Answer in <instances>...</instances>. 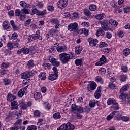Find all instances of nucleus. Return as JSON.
Here are the masks:
<instances>
[{"label":"nucleus","mask_w":130,"mask_h":130,"mask_svg":"<svg viewBox=\"0 0 130 130\" xmlns=\"http://www.w3.org/2000/svg\"><path fill=\"white\" fill-rule=\"evenodd\" d=\"M72 55H73L67 54V53H62L59 55V57L61 62L63 63V64H66V63H68L71 59H73Z\"/></svg>","instance_id":"1"},{"label":"nucleus","mask_w":130,"mask_h":130,"mask_svg":"<svg viewBox=\"0 0 130 130\" xmlns=\"http://www.w3.org/2000/svg\"><path fill=\"white\" fill-rule=\"evenodd\" d=\"M128 88H129L128 85L126 84L120 90V93L121 94V95L119 96L120 99L123 100L124 99V98L127 96V94H125L124 92H125L126 91H127V89H128Z\"/></svg>","instance_id":"2"},{"label":"nucleus","mask_w":130,"mask_h":130,"mask_svg":"<svg viewBox=\"0 0 130 130\" xmlns=\"http://www.w3.org/2000/svg\"><path fill=\"white\" fill-rule=\"evenodd\" d=\"M50 22L53 25H55V29H58L60 27V22L56 18H52L50 19Z\"/></svg>","instance_id":"3"},{"label":"nucleus","mask_w":130,"mask_h":130,"mask_svg":"<svg viewBox=\"0 0 130 130\" xmlns=\"http://www.w3.org/2000/svg\"><path fill=\"white\" fill-rule=\"evenodd\" d=\"M69 31H70V32H77V31H78V24L77 23H71L70 24L69 26H68V28Z\"/></svg>","instance_id":"4"},{"label":"nucleus","mask_w":130,"mask_h":130,"mask_svg":"<svg viewBox=\"0 0 130 130\" xmlns=\"http://www.w3.org/2000/svg\"><path fill=\"white\" fill-rule=\"evenodd\" d=\"M55 35V30L52 29L46 35V39L48 41H51Z\"/></svg>","instance_id":"5"},{"label":"nucleus","mask_w":130,"mask_h":130,"mask_svg":"<svg viewBox=\"0 0 130 130\" xmlns=\"http://www.w3.org/2000/svg\"><path fill=\"white\" fill-rule=\"evenodd\" d=\"M68 6V0H59L57 3L59 9H64Z\"/></svg>","instance_id":"6"},{"label":"nucleus","mask_w":130,"mask_h":130,"mask_svg":"<svg viewBox=\"0 0 130 130\" xmlns=\"http://www.w3.org/2000/svg\"><path fill=\"white\" fill-rule=\"evenodd\" d=\"M88 41L89 45L92 47L96 46L97 43H98V40L97 39H88Z\"/></svg>","instance_id":"7"},{"label":"nucleus","mask_w":130,"mask_h":130,"mask_svg":"<svg viewBox=\"0 0 130 130\" xmlns=\"http://www.w3.org/2000/svg\"><path fill=\"white\" fill-rule=\"evenodd\" d=\"M97 87V84L94 82H92L91 84H89L87 86V90L91 92V91H94L95 89H96V87Z\"/></svg>","instance_id":"8"},{"label":"nucleus","mask_w":130,"mask_h":130,"mask_svg":"<svg viewBox=\"0 0 130 130\" xmlns=\"http://www.w3.org/2000/svg\"><path fill=\"white\" fill-rule=\"evenodd\" d=\"M32 76H34L33 71H31L23 73V74L22 75V78L30 79V78H31V77Z\"/></svg>","instance_id":"9"},{"label":"nucleus","mask_w":130,"mask_h":130,"mask_svg":"<svg viewBox=\"0 0 130 130\" xmlns=\"http://www.w3.org/2000/svg\"><path fill=\"white\" fill-rule=\"evenodd\" d=\"M106 62V57H105L104 55H103L100 58V60L99 62H97L95 63L96 66H102L103 64H104Z\"/></svg>","instance_id":"10"},{"label":"nucleus","mask_w":130,"mask_h":130,"mask_svg":"<svg viewBox=\"0 0 130 130\" xmlns=\"http://www.w3.org/2000/svg\"><path fill=\"white\" fill-rule=\"evenodd\" d=\"M3 26L6 31H10L12 30V27H11V26L7 21H4L3 22Z\"/></svg>","instance_id":"11"},{"label":"nucleus","mask_w":130,"mask_h":130,"mask_svg":"<svg viewBox=\"0 0 130 130\" xmlns=\"http://www.w3.org/2000/svg\"><path fill=\"white\" fill-rule=\"evenodd\" d=\"M65 125V127L66 128V130H74L75 129V126L72 124L71 123L68 122L67 124H64Z\"/></svg>","instance_id":"12"},{"label":"nucleus","mask_w":130,"mask_h":130,"mask_svg":"<svg viewBox=\"0 0 130 130\" xmlns=\"http://www.w3.org/2000/svg\"><path fill=\"white\" fill-rule=\"evenodd\" d=\"M56 49L58 52H63L66 51L67 49H68L66 46H59L56 48Z\"/></svg>","instance_id":"13"},{"label":"nucleus","mask_w":130,"mask_h":130,"mask_svg":"<svg viewBox=\"0 0 130 130\" xmlns=\"http://www.w3.org/2000/svg\"><path fill=\"white\" fill-rule=\"evenodd\" d=\"M30 39L31 41L35 40L36 39H39V40H42V37L40 35H32L30 36Z\"/></svg>","instance_id":"14"},{"label":"nucleus","mask_w":130,"mask_h":130,"mask_svg":"<svg viewBox=\"0 0 130 130\" xmlns=\"http://www.w3.org/2000/svg\"><path fill=\"white\" fill-rule=\"evenodd\" d=\"M101 87H99L98 88V89L96 90V92L94 93V96L96 99H98V98H100L101 94L100 93H101Z\"/></svg>","instance_id":"15"},{"label":"nucleus","mask_w":130,"mask_h":130,"mask_svg":"<svg viewBox=\"0 0 130 130\" xmlns=\"http://www.w3.org/2000/svg\"><path fill=\"white\" fill-rule=\"evenodd\" d=\"M26 88L21 89L18 93V97H23L24 95L25 94V92H26Z\"/></svg>","instance_id":"16"},{"label":"nucleus","mask_w":130,"mask_h":130,"mask_svg":"<svg viewBox=\"0 0 130 130\" xmlns=\"http://www.w3.org/2000/svg\"><path fill=\"white\" fill-rule=\"evenodd\" d=\"M58 77V74H51L49 75L48 79L50 81H55V80H56L57 78Z\"/></svg>","instance_id":"17"},{"label":"nucleus","mask_w":130,"mask_h":130,"mask_svg":"<svg viewBox=\"0 0 130 130\" xmlns=\"http://www.w3.org/2000/svg\"><path fill=\"white\" fill-rule=\"evenodd\" d=\"M20 106L21 109H27V107H29V106H31V103H27V104H25L24 103H22Z\"/></svg>","instance_id":"18"},{"label":"nucleus","mask_w":130,"mask_h":130,"mask_svg":"<svg viewBox=\"0 0 130 130\" xmlns=\"http://www.w3.org/2000/svg\"><path fill=\"white\" fill-rule=\"evenodd\" d=\"M105 34V32L104 31H103V29L102 28H99V29L97 30L96 32V36H103Z\"/></svg>","instance_id":"19"},{"label":"nucleus","mask_w":130,"mask_h":130,"mask_svg":"<svg viewBox=\"0 0 130 130\" xmlns=\"http://www.w3.org/2000/svg\"><path fill=\"white\" fill-rule=\"evenodd\" d=\"M77 111H78V112H80V113H82V112H87V110H85L83 107L80 106H77V109H76Z\"/></svg>","instance_id":"20"},{"label":"nucleus","mask_w":130,"mask_h":130,"mask_svg":"<svg viewBox=\"0 0 130 130\" xmlns=\"http://www.w3.org/2000/svg\"><path fill=\"white\" fill-rule=\"evenodd\" d=\"M10 24L13 30H14V31H18V29H19V27L16 25V24H15V21H14V20H11Z\"/></svg>","instance_id":"21"},{"label":"nucleus","mask_w":130,"mask_h":130,"mask_svg":"<svg viewBox=\"0 0 130 130\" xmlns=\"http://www.w3.org/2000/svg\"><path fill=\"white\" fill-rule=\"evenodd\" d=\"M11 109L14 110V109H18V103L17 101H14L13 102L11 103Z\"/></svg>","instance_id":"22"},{"label":"nucleus","mask_w":130,"mask_h":130,"mask_svg":"<svg viewBox=\"0 0 130 130\" xmlns=\"http://www.w3.org/2000/svg\"><path fill=\"white\" fill-rule=\"evenodd\" d=\"M20 5L23 8H27V7H30V4L26 3V2L24 1H21L20 2Z\"/></svg>","instance_id":"23"},{"label":"nucleus","mask_w":130,"mask_h":130,"mask_svg":"<svg viewBox=\"0 0 130 130\" xmlns=\"http://www.w3.org/2000/svg\"><path fill=\"white\" fill-rule=\"evenodd\" d=\"M89 104L90 107H94L95 104H97L98 106H99V101H96V102H95V101H90Z\"/></svg>","instance_id":"24"},{"label":"nucleus","mask_w":130,"mask_h":130,"mask_svg":"<svg viewBox=\"0 0 130 130\" xmlns=\"http://www.w3.org/2000/svg\"><path fill=\"white\" fill-rule=\"evenodd\" d=\"M102 29H103L105 31H108V25L105 22H102L101 23Z\"/></svg>","instance_id":"25"},{"label":"nucleus","mask_w":130,"mask_h":130,"mask_svg":"<svg viewBox=\"0 0 130 130\" xmlns=\"http://www.w3.org/2000/svg\"><path fill=\"white\" fill-rule=\"evenodd\" d=\"M115 100L112 98H109L107 101V104L108 105H111V104H115Z\"/></svg>","instance_id":"26"},{"label":"nucleus","mask_w":130,"mask_h":130,"mask_svg":"<svg viewBox=\"0 0 130 130\" xmlns=\"http://www.w3.org/2000/svg\"><path fill=\"white\" fill-rule=\"evenodd\" d=\"M75 52L77 53V54H80L81 53V51L83 50L82 49V47L80 46H77V47H75Z\"/></svg>","instance_id":"27"},{"label":"nucleus","mask_w":130,"mask_h":130,"mask_svg":"<svg viewBox=\"0 0 130 130\" xmlns=\"http://www.w3.org/2000/svg\"><path fill=\"white\" fill-rule=\"evenodd\" d=\"M75 63L76 66H82L83 63V59H77L75 61Z\"/></svg>","instance_id":"28"},{"label":"nucleus","mask_w":130,"mask_h":130,"mask_svg":"<svg viewBox=\"0 0 130 130\" xmlns=\"http://www.w3.org/2000/svg\"><path fill=\"white\" fill-rule=\"evenodd\" d=\"M14 99H15V97H14V95H12L11 93H9L7 95L8 101H10L11 102L13 101Z\"/></svg>","instance_id":"29"},{"label":"nucleus","mask_w":130,"mask_h":130,"mask_svg":"<svg viewBox=\"0 0 130 130\" xmlns=\"http://www.w3.org/2000/svg\"><path fill=\"white\" fill-rule=\"evenodd\" d=\"M109 23L111 24L112 26H114L115 27H117V25L118 24V22L112 19L110 20Z\"/></svg>","instance_id":"30"},{"label":"nucleus","mask_w":130,"mask_h":130,"mask_svg":"<svg viewBox=\"0 0 130 130\" xmlns=\"http://www.w3.org/2000/svg\"><path fill=\"white\" fill-rule=\"evenodd\" d=\"M39 77L41 80H46V74L44 72L41 73L39 76Z\"/></svg>","instance_id":"31"},{"label":"nucleus","mask_w":130,"mask_h":130,"mask_svg":"<svg viewBox=\"0 0 130 130\" xmlns=\"http://www.w3.org/2000/svg\"><path fill=\"white\" fill-rule=\"evenodd\" d=\"M21 51L22 52H23V53H24V54H28V53L30 52V50H29V49L26 47L22 48L21 49Z\"/></svg>","instance_id":"32"},{"label":"nucleus","mask_w":130,"mask_h":130,"mask_svg":"<svg viewBox=\"0 0 130 130\" xmlns=\"http://www.w3.org/2000/svg\"><path fill=\"white\" fill-rule=\"evenodd\" d=\"M123 54L125 56H127V55H129L130 54V49L129 48H126L123 51Z\"/></svg>","instance_id":"33"},{"label":"nucleus","mask_w":130,"mask_h":130,"mask_svg":"<svg viewBox=\"0 0 130 130\" xmlns=\"http://www.w3.org/2000/svg\"><path fill=\"white\" fill-rule=\"evenodd\" d=\"M104 16H105V14L104 13H102L95 15V18L98 20H102V19L104 18Z\"/></svg>","instance_id":"34"},{"label":"nucleus","mask_w":130,"mask_h":130,"mask_svg":"<svg viewBox=\"0 0 130 130\" xmlns=\"http://www.w3.org/2000/svg\"><path fill=\"white\" fill-rule=\"evenodd\" d=\"M53 117L54 119H59L61 118V116H60V114L59 113L57 112L53 115Z\"/></svg>","instance_id":"35"},{"label":"nucleus","mask_w":130,"mask_h":130,"mask_svg":"<svg viewBox=\"0 0 130 130\" xmlns=\"http://www.w3.org/2000/svg\"><path fill=\"white\" fill-rule=\"evenodd\" d=\"M27 66L28 69H30V68H33V67H34V61H33V60H30L28 62Z\"/></svg>","instance_id":"36"},{"label":"nucleus","mask_w":130,"mask_h":130,"mask_svg":"<svg viewBox=\"0 0 130 130\" xmlns=\"http://www.w3.org/2000/svg\"><path fill=\"white\" fill-rule=\"evenodd\" d=\"M4 85H5V86H9V85H10V84H11V80H10L9 79H4Z\"/></svg>","instance_id":"37"},{"label":"nucleus","mask_w":130,"mask_h":130,"mask_svg":"<svg viewBox=\"0 0 130 130\" xmlns=\"http://www.w3.org/2000/svg\"><path fill=\"white\" fill-rule=\"evenodd\" d=\"M83 12L85 15H86L88 17H89V16H91V12H90V11L88 9H84L83 10Z\"/></svg>","instance_id":"38"},{"label":"nucleus","mask_w":130,"mask_h":130,"mask_svg":"<svg viewBox=\"0 0 130 130\" xmlns=\"http://www.w3.org/2000/svg\"><path fill=\"white\" fill-rule=\"evenodd\" d=\"M41 96V93L39 92H36L34 94V98L36 100H38V99H40V97Z\"/></svg>","instance_id":"39"},{"label":"nucleus","mask_w":130,"mask_h":130,"mask_svg":"<svg viewBox=\"0 0 130 130\" xmlns=\"http://www.w3.org/2000/svg\"><path fill=\"white\" fill-rule=\"evenodd\" d=\"M82 32L85 36H88V35H89V32H90V30H89V29H87L84 28H82Z\"/></svg>","instance_id":"40"},{"label":"nucleus","mask_w":130,"mask_h":130,"mask_svg":"<svg viewBox=\"0 0 130 130\" xmlns=\"http://www.w3.org/2000/svg\"><path fill=\"white\" fill-rule=\"evenodd\" d=\"M96 82H99L102 84H103V79L100 76H98L95 79Z\"/></svg>","instance_id":"41"},{"label":"nucleus","mask_w":130,"mask_h":130,"mask_svg":"<svg viewBox=\"0 0 130 130\" xmlns=\"http://www.w3.org/2000/svg\"><path fill=\"white\" fill-rule=\"evenodd\" d=\"M96 9L97 7L94 4H92L89 6V10L90 11H96Z\"/></svg>","instance_id":"42"},{"label":"nucleus","mask_w":130,"mask_h":130,"mask_svg":"<svg viewBox=\"0 0 130 130\" xmlns=\"http://www.w3.org/2000/svg\"><path fill=\"white\" fill-rule=\"evenodd\" d=\"M36 6L37 7H38V8H40V9H41V8H43V3L41 2L37 1L36 3Z\"/></svg>","instance_id":"43"},{"label":"nucleus","mask_w":130,"mask_h":130,"mask_svg":"<svg viewBox=\"0 0 130 130\" xmlns=\"http://www.w3.org/2000/svg\"><path fill=\"white\" fill-rule=\"evenodd\" d=\"M8 67H9V63H6L5 62H3L1 65L2 69H6Z\"/></svg>","instance_id":"44"},{"label":"nucleus","mask_w":130,"mask_h":130,"mask_svg":"<svg viewBox=\"0 0 130 130\" xmlns=\"http://www.w3.org/2000/svg\"><path fill=\"white\" fill-rule=\"evenodd\" d=\"M22 14H29V13H30V10L28 9H26V8H23L22 9Z\"/></svg>","instance_id":"45"},{"label":"nucleus","mask_w":130,"mask_h":130,"mask_svg":"<svg viewBox=\"0 0 130 130\" xmlns=\"http://www.w3.org/2000/svg\"><path fill=\"white\" fill-rule=\"evenodd\" d=\"M11 117H12V114H8L7 115V117L5 118V120H6V122H8V121H10V120H11Z\"/></svg>","instance_id":"46"},{"label":"nucleus","mask_w":130,"mask_h":130,"mask_svg":"<svg viewBox=\"0 0 130 130\" xmlns=\"http://www.w3.org/2000/svg\"><path fill=\"white\" fill-rule=\"evenodd\" d=\"M112 107L115 110L118 109L119 108V107L118 106V104L116 103V102H115V104H113Z\"/></svg>","instance_id":"47"},{"label":"nucleus","mask_w":130,"mask_h":130,"mask_svg":"<svg viewBox=\"0 0 130 130\" xmlns=\"http://www.w3.org/2000/svg\"><path fill=\"white\" fill-rule=\"evenodd\" d=\"M106 46H107V44L105 42H101L100 43L99 47L100 48H102L104 47H106Z\"/></svg>","instance_id":"48"},{"label":"nucleus","mask_w":130,"mask_h":130,"mask_svg":"<svg viewBox=\"0 0 130 130\" xmlns=\"http://www.w3.org/2000/svg\"><path fill=\"white\" fill-rule=\"evenodd\" d=\"M15 16H16L17 17H19V16H21V10H20V9H16L15 10Z\"/></svg>","instance_id":"49"},{"label":"nucleus","mask_w":130,"mask_h":130,"mask_svg":"<svg viewBox=\"0 0 130 130\" xmlns=\"http://www.w3.org/2000/svg\"><path fill=\"white\" fill-rule=\"evenodd\" d=\"M47 12L46 10H44L43 11H40L39 16H44V15H46Z\"/></svg>","instance_id":"50"},{"label":"nucleus","mask_w":130,"mask_h":130,"mask_svg":"<svg viewBox=\"0 0 130 130\" xmlns=\"http://www.w3.org/2000/svg\"><path fill=\"white\" fill-rule=\"evenodd\" d=\"M47 9L48 11H49L50 12H52L54 11V7H53V6H52V5L48 6Z\"/></svg>","instance_id":"51"},{"label":"nucleus","mask_w":130,"mask_h":130,"mask_svg":"<svg viewBox=\"0 0 130 130\" xmlns=\"http://www.w3.org/2000/svg\"><path fill=\"white\" fill-rule=\"evenodd\" d=\"M121 119L123 121L127 122L129 121V117L126 116H123L121 117Z\"/></svg>","instance_id":"52"},{"label":"nucleus","mask_w":130,"mask_h":130,"mask_svg":"<svg viewBox=\"0 0 130 130\" xmlns=\"http://www.w3.org/2000/svg\"><path fill=\"white\" fill-rule=\"evenodd\" d=\"M34 114L36 117H39L40 116V112L39 110H36Z\"/></svg>","instance_id":"53"},{"label":"nucleus","mask_w":130,"mask_h":130,"mask_svg":"<svg viewBox=\"0 0 130 130\" xmlns=\"http://www.w3.org/2000/svg\"><path fill=\"white\" fill-rule=\"evenodd\" d=\"M121 82H125L126 81V76L125 75H122L120 79Z\"/></svg>","instance_id":"54"},{"label":"nucleus","mask_w":130,"mask_h":130,"mask_svg":"<svg viewBox=\"0 0 130 130\" xmlns=\"http://www.w3.org/2000/svg\"><path fill=\"white\" fill-rule=\"evenodd\" d=\"M32 12L33 14H36V15H38V16H39V12L40 11L37 10V9L35 8L32 10Z\"/></svg>","instance_id":"55"},{"label":"nucleus","mask_w":130,"mask_h":130,"mask_svg":"<svg viewBox=\"0 0 130 130\" xmlns=\"http://www.w3.org/2000/svg\"><path fill=\"white\" fill-rule=\"evenodd\" d=\"M7 46L10 50H12L13 49V45L12 44V42H9L7 44Z\"/></svg>","instance_id":"56"},{"label":"nucleus","mask_w":130,"mask_h":130,"mask_svg":"<svg viewBox=\"0 0 130 130\" xmlns=\"http://www.w3.org/2000/svg\"><path fill=\"white\" fill-rule=\"evenodd\" d=\"M37 128L36 126L31 125L27 127V130H36Z\"/></svg>","instance_id":"57"},{"label":"nucleus","mask_w":130,"mask_h":130,"mask_svg":"<svg viewBox=\"0 0 130 130\" xmlns=\"http://www.w3.org/2000/svg\"><path fill=\"white\" fill-rule=\"evenodd\" d=\"M37 124H38V125H42V124H44V122H43V119H39L37 122Z\"/></svg>","instance_id":"58"},{"label":"nucleus","mask_w":130,"mask_h":130,"mask_svg":"<svg viewBox=\"0 0 130 130\" xmlns=\"http://www.w3.org/2000/svg\"><path fill=\"white\" fill-rule=\"evenodd\" d=\"M57 130H67V128L66 127L64 124H63L58 128Z\"/></svg>","instance_id":"59"},{"label":"nucleus","mask_w":130,"mask_h":130,"mask_svg":"<svg viewBox=\"0 0 130 130\" xmlns=\"http://www.w3.org/2000/svg\"><path fill=\"white\" fill-rule=\"evenodd\" d=\"M22 79H23V84H27V83H29V81H30V79L27 78H22Z\"/></svg>","instance_id":"60"},{"label":"nucleus","mask_w":130,"mask_h":130,"mask_svg":"<svg viewBox=\"0 0 130 130\" xmlns=\"http://www.w3.org/2000/svg\"><path fill=\"white\" fill-rule=\"evenodd\" d=\"M83 98L79 97L77 100V103H78V104H81V103H83Z\"/></svg>","instance_id":"61"},{"label":"nucleus","mask_w":130,"mask_h":130,"mask_svg":"<svg viewBox=\"0 0 130 130\" xmlns=\"http://www.w3.org/2000/svg\"><path fill=\"white\" fill-rule=\"evenodd\" d=\"M31 24V19H28L27 20L25 21V23L24 24V26H28V25H30Z\"/></svg>","instance_id":"62"},{"label":"nucleus","mask_w":130,"mask_h":130,"mask_svg":"<svg viewBox=\"0 0 130 130\" xmlns=\"http://www.w3.org/2000/svg\"><path fill=\"white\" fill-rule=\"evenodd\" d=\"M111 49L109 48H106L105 49H103V51L105 53H109Z\"/></svg>","instance_id":"63"},{"label":"nucleus","mask_w":130,"mask_h":130,"mask_svg":"<svg viewBox=\"0 0 130 130\" xmlns=\"http://www.w3.org/2000/svg\"><path fill=\"white\" fill-rule=\"evenodd\" d=\"M124 13H129V12H130V6L126 7L125 8H124Z\"/></svg>","instance_id":"64"}]
</instances>
